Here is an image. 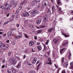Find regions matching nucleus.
I'll use <instances>...</instances> for the list:
<instances>
[{
    "instance_id": "obj_49",
    "label": "nucleus",
    "mask_w": 73,
    "mask_h": 73,
    "mask_svg": "<svg viewBox=\"0 0 73 73\" xmlns=\"http://www.w3.org/2000/svg\"><path fill=\"white\" fill-rule=\"evenodd\" d=\"M70 56H71V53H70V52L69 55L68 56L69 58H70Z\"/></svg>"
},
{
    "instance_id": "obj_48",
    "label": "nucleus",
    "mask_w": 73,
    "mask_h": 73,
    "mask_svg": "<svg viewBox=\"0 0 73 73\" xmlns=\"http://www.w3.org/2000/svg\"><path fill=\"white\" fill-rule=\"evenodd\" d=\"M17 36L18 38H21V37H22V36L21 35H18Z\"/></svg>"
},
{
    "instance_id": "obj_40",
    "label": "nucleus",
    "mask_w": 73,
    "mask_h": 73,
    "mask_svg": "<svg viewBox=\"0 0 73 73\" xmlns=\"http://www.w3.org/2000/svg\"><path fill=\"white\" fill-rule=\"evenodd\" d=\"M9 5L7 3H6V4H5V7H9Z\"/></svg>"
},
{
    "instance_id": "obj_56",
    "label": "nucleus",
    "mask_w": 73,
    "mask_h": 73,
    "mask_svg": "<svg viewBox=\"0 0 73 73\" xmlns=\"http://www.w3.org/2000/svg\"><path fill=\"white\" fill-rule=\"evenodd\" d=\"M18 38V37H17V36H15L14 37L15 39H17V38Z\"/></svg>"
},
{
    "instance_id": "obj_4",
    "label": "nucleus",
    "mask_w": 73,
    "mask_h": 73,
    "mask_svg": "<svg viewBox=\"0 0 73 73\" xmlns=\"http://www.w3.org/2000/svg\"><path fill=\"white\" fill-rule=\"evenodd\" d=\"M11 6H12V5H11V4H9V7L8 6L7 8H5V10L6 11H9L10 8L11 7Z\"/></svg>"
},
{
    "instance_id": "obj_60",
    "label": "nucleus",
    "mask_w": 73,
    "mask_h": 73,
    "mask_svg": "<svg viewBox=\"0 0 73 73\" xmlns=\"http://www.w3.org/2000/svg\"><path fill=\"white\" fill-rule=\"evenodd\" d=\"M16 34L15 33H14L13 34V35H12V36H16Z\"/></svg>"
},
{
    "instance_id": "obj_27",
    "label": "nucleus",
    "mask_w": 73,
    "mask_h": 73,
    "mask_svg": "<svg viewBox=\"0 0 73 73\" xmlns=\"http://www.w3.org/2000/svg\"><path fill=\"white\" fill-rule=\"evenodd\" d=\"M63 65L64 66H65L66 68H67L68 64L67 63H65L63 64Z\"/></svg>"
},
{
    "instance_id": "obj_55",
    "label": "nucleus",
    "mask_w": 73,
    "mask_h": 73,
    "mask_svg": "<svg viewBox=\"0 0 73 73\" xmlns=\"http://www.w3.org/2000/svg\"><path fill=\"white\" fill-rule=\"evenodd\" d=\"M62 73H66L65 71L64 70H63L62 72Z\"/></svg>"
},
{
    "instance_id": "obj_53",
    "label": "nucleus",
    "mask_w": 73,
    "mask_h": 73,
    "mask_svg": "<svg viewBox=\"0 0 73 73\" xmlns=\"http://www.w3.org/2000/svg\"><path fill=\"white\" fill-rule=\"evenodd\" d=\"M44 50H45V49H46V46H45V45L44 44Z\"/></svg>"
},
{
    "instance_id": "obj_15",
    "label": "nucleus",
    "mask_w": 73,
    "mask_h": 73,
    "mask_svg": "<svg viewBox=\"0 0 73 73\" xmlns=\"http://www.w3.org/2000/svg\"><path fill=\"white\" fill-rule=\"evenodd\" d=\"M34 42L33 41H31L29 42V45L30 46H32L33 45Z\"/></svg>"
},
{
    "instance_id": "obj_23",
    "label": "nucleus",
    "mask_w": 73,
    "mask_h": 73,
    "mask_svg": "<svg viewBox=\"0 0 73 73\" xmlns=\"http://www.w3.org/2000/svg\"><path fill=\"white\" fill-rule=\"evenodd\" d=\"M53 29H54V28H52L49 29L48 30L49 32H51V31H53Z\"/></svg>"
},
{
    "instance_id": "obj_24",
    "label": "nucleus",
    "mask_w": 73,
    "mask_h": 73,
    "mask_svg": "<svg viewBox=\"0 0 73 73\" xmlns=\"http://www.w3.org/2000/svg\"><path fill=\"white\" fill-rule=\"evenodd\" d=\"M64 49H65V48H64L62 49L60 51V53L61 54H62L63 53V52H62V51H63V50H64Z\"/></svg>"
},
{
    "instance_id": "obj_41",
    "label": "nucleus",
    "mask_w": 73,
    "mask_h": 73,
    "mask_svg": "<svg viewBox=\"0 0 73 73\" xmlns=\"http://www.w3.org/2000/svg\"><path fill=\"white\" fill-rule=\"evenodd\" d=\"M11 31H15L16 30V29L15 28H12L11 29Z\"/></svg>"
},
{
    "instance_id": "obj_39",
    "label": "nucleus",
    "mask_w": 73,
    "mask_h": 73,
    "mask_svg": "<svg viewBox=\"0 0 73 73\" xmlns=\"http://www.w3.org/2000/svg\"><path fill=\"white\" fill-rule=\"evenodd\" d=\"M35 3H37V2H39L40 1V0H35L34 1Z\"/></svg>"
},
{
    "instance_id": "obj_33",
    "label": "nucleus",
    "mask_w": 73,
    "mask_h": 73,
    "mask_svg": "<svg viewBox=\"0 0 73 73\" xmlns=\"http://www.w3.org/2000/svg\"><path fill=\"white\" fill-rule=\"evenodd\" d=\"M40 65H41V63H40L38 64V67H37V70H38V69H39V67H40Z\"/></svg>"
},
{
    "instance_id": "obj_51",
    "label": "nucleus",
    "mask_w": 73,
    "mask_h": 73,
    "mask_svg": "<svg viewBox=\"0 0 73 73\" xmlns=\"http://www.w3.org/2000/svg\"><path fill=\"white\" fill-rule=\"evenodd\" d=\"M5 62V60L4 59L2 61V62L3 63H4Z\"/></svg>"
},
{
    "instance_id": "obj_19",
    "label": "nucleus",
    "mask_w": 73,
    "mask_h": 73,
    "mask_svg": "<svg viewBox=\"0 0 73 73\" xmlns=\"http://www.w3.org/2000/svg\"><path fill=\"white\" fill-rule=\"evenodd\" d=\"M37 59L36 58H35L34 59L33 61V64H35L36 61H37Z\"/></svg>"
},
{
    "instance_id": "obj_58",
    "label": "nucleus",
    "mask_w": 73,
    "mask_h": 73,
    "mask_svg": "<svg viewBox=\"0 0 73 73\" xmlns=\"http://www.w3.org/2000/svg\"><path fill=\"white\" fill-rule=\"evenodd\" d=\"M36 27L37 28V29H40V27H37V26H36Z\"/></svg>"
},
{
    "instance_id": "obj_16",
    "label": "nucleus",
    "mask_w": 73,
    "mask_h": 73,
    "mask_svg": "<svg viewBox=\"0 0 73 73\" xmlns=\"http://www.w3.org/2000/svg\"><path fill=\"white\" fill-rule=\"evenodd\" d=\"M29 26L31 28H34V25L33 24H30L29 25Z\"/></svg>"
},
{
    "instance_id": "obj_13",
    "label": "nucleus",
    "mask_w": 73,
    "mask_h": 73,
    "mask_svg": "<svg viewBox=\"0 0 73 73\" xmlns=\"http://www.w3.org/2000/svg\"><path fill=\"white\" fill-rule=\"evenodd\" d=\"M60 0H57V3L59 5H61L62 4L60 2Z\"/></svg>"
},
{
    "instance_id": "obj_21",
    "label": "nucleus",
    "mask_w": 73,
    "mask_h": 73,
    "mask_svg": "<svg viewBox=\"0 0 73 73\" xmlns=\"http://www.w3.org/2000/svg\"><path fill=\"white\" fill-rule=\"evenodd\" d=\"M37 48L38 50H41L42 47L41 46H37Z\"/></svg>"
},
{
    "instance_id": "obj_20",
    "label": "nucleus",
    "mask_w": 73,
    "mask_h": 73,
    "mask_svg": "<svg viewBox=\"0 0 73 73\" xmlns=\"http://www.w3.org/2000/svg\"><path fill=\"white\" fill-rule=\"evenodd\" d=\"M70 68L71 69H73V62H72L70 63Z\"/></svg>"
},
{
    "instance_id": "obj_10",
    "label": "nucleus",
    "mask_w": 73,
    "mask_h": 73,
    "mask_svg": "<svg viewBox=\"0 0 73 73\" xmlns=\"http://www.w3.org/2000/svg\"><path fill=\"white\" fill-rule=\"evenodd\" d=\"M11 70L13 73H16V69H14V68L13 67H11Z\"/></svg>"
},
{
    "instance_id": "obj_3",
    "label": "nucleus",
    "mask_w": 73,
    "mask_h": 73,
    "mask_svg": "<svg viewBox=\"0 0 73 73\" xmlns=\"http://www.w3.org/2000/svg\"><path fill=\"white\" fill-rule=\"evenodd\" d=\"M46 63L47 64H49V65H51L52 64L51 62V59L50 58H48V60L46 62Z\"/></svg>"
},
{
    "instance_id": "obj_30",
    "label": "nucleus",
    "mask_w": 73,
    "mask_h": 73,
    "mask_svg": "<svg viewBox=\"0 0 73 73\" xmlns=\"http://www.w3.org/2000/svg\"><path fill=\"white\" fill-rule=\"evenodd\" d=\"M24 35L26 38H28V37H29V36H28V35H27V34H24Z\"/></svg>"
},
{
    "instance_id": "obj_32",
    "label": "nucleus",
    "mask_w": 73,
    "mask_h": 73,
    "mask_svg": "<svg viewBox=\"0 0 73 73\" xmlns=\"http://www.w3.org/2000/svg\"><path fill=\"white\" fill-rule=\"evenodd\" d=\"M40 28H45V25H43L41 26H40Z\"/></svg>"
},
{
    "instance_id": "obj_43",
    "label": "nucleus",
    "mask_w": 73,
    "mask_h": 73,
    "mask_svg": "<svg viewBox=\"0 0 73 73\" xmlns=\"http://www.w3.org/2000/svg\"><path fill=\"white\" fill-rule=\"evenodd\" d=\"M20 64H19L17 66V68H20Z\"/></svg>"
},
{
    "instance_id": "obj_22",
    "label": "nucleus",
    "mask_w": 73,
    "mask_h": 73,
    "mask_svg": "<svg viewBox=\"0 0 73 73\" xmlns=\"http://www.w3.org/2000/svg\"><path fill=\"white\" fill-rule=\"evenodd\" d=\"M2 46V49H3V50H5V48H6V47L5 46L4 44H3Z\"/></svg>"
},
{
    "instance_id": "obj_47",
    "label": "nucleus",
    "mask_w": 73,
    "mask_h": 73,
    "mask_svg": "<svg viewBox=\"0 0 73 73\" xmlns=\"http://www.w3.org/2000/svg\"><path fill=\"white\" fill-rule=\"evenodd\" d=\"M28 51V49H27L25 50V53H27Z\"/></svg>"
},
{
    "instance_id": "obj_11",
    "label": "nucleus",
    "mask_w": 73,
    "mask_h": 73,
    "mask_svg": "<svg viewBox=\"0 0 73 73\" xmlns=\"http://www.w3.org/2000/svg\"><path fill=\"white\" fill-rule=\"evenodd\" d=\"M58 40H59V39H58L57 38H54V42L55 44H57V42Z\"/></svg>"
},
{
    "instance_id": "obj_42",
    "label": "nucleus",
    "mask_w": 73,
    "mask_h": 73,
    "mask_svg": "<svg viewBox=\"0 0 73 73\" xmlns=\"http://www.w3.org/2000/svg\"><path fill=\"white\" fill-rule=\"evenodd\" d=\"M11 53H12V52L11 51L9 52V54H8L9 56H11Z\"/></svg>"
},
{
    "instance_id": "obj_62",
    "label": "nucleus",
    "mask_w": 73,
    "mask_h": 73,
    "mask_svg": "<svg viewBox=\"0 0 73 73\" xmlns=\"http://www.w3.org/2000/svg\"><path fill=\"white\" fill-rule=\"evenodd\" d=\"M13 45H15V42H13L12 43Z\"/></svg>"
},
{
    "instance_id": "obj_46",
    "label": "nucleus",
    "mask_w": 73,
    "mask_h": 73,
    "mask_svg": "<svg viewBox=\"0 0 73 73\" xmlns=\"http://www.w3.org/2000/svg\"><path fill=\"white\" fill-rule=\"evenodd\" d=\"M49 40H48L46 42V45H47V44H48V42H49Z\"/></svg>"
},
{
    "instance_id": "obj_61",
    "label": "nucleus",
    "mask_w": 73,
    "mask_h": 73,
    "mask_svg": "<svg viewBox=\"0 0 73 73\" xmlns=\"http://www.w3.org/2000/svg\"><path fill=\"white\" fill-rule=\"evenodd\" d=\"M3 33L2 32H0V35H3Z\"/></svg>"
},
{
    "instance_id": "obj_37",
    "label": "nucleus",
    "mask_w": 73,
    "mask_h": 73,
    "mask_svg": "<svg viewBox=\"0 0 73 73\" xmlns=\"http://www.w3.org/2000/svg\"><path fill=\"white\" fill-rule=\"evenodd\" d=\"M68 44V43L67 42H66L65 43H64L63 45V46H65V45H66Z\"/></svg>"
},
{
    "instance_id": "obj_63",
    "label": "nucleus",
    "mask_w": 73,
    "mask_h": 73,
    "mask_svg": "<svg viewBox=\"0 0 73 73\" xmlns=\"http://www.w3.org/2000/svg\"><path fill=\"white\" fill-rule=\"evenodd\" d=\"M29 73H33V72L32 71H29Z\"/></svg>"
},
{
    "instance_id": "obj_44",
    "label": "nucleus",
    "mask_w": 73,
    "mask_h": 73,
    "mask_svg": "<svg viewBox=\"0 0 73 73\" xmlns=\"http://www.w3.org/2000/svg\"><path fill=\"white\" fill-rule=\"evenodd\" d=\"M7 73H11V71L10 70H7Z\"/></svg>"
},
{
    "instance_id": "obj_36",
    "label": "nucleus",
    "mask_w": 73,
    "mask_h": 73,
    "mask_svg": "<svg viewBox=\"0 0 73 73\" xmlns=\"http://www.w3.org/2000/svg\"><path fill=\"white\" fill-rule=\"evenodd\" d=\"M9 23V21H7L3 24V25H6V24H8V23Z\"/></svg>"
},
{
    "instance_id": "obj_35",
    "label": "nucleus",
    "mask_w": 73,
    "mask_h": 73,
    "mask_svg": "<svg viewBox=\"0 0 73 73\" xmlns=\"http://www.w3.org/2000/svg\"><path fill=\"white\" fill-rule=\"evenodd\" d=\"M23 4H26V3H27V1L26 0H24L23 1Z\"/></svg>"
},
{
    "instance_id": "obj_9",
    "label": "nucleus",
    "mask_w": 73,
    "mask_h": 73,
    "mask_svg": "<svg viewBox=\"0 0 73 73\" xmlns=\"http://www.w3.org/2000/svg\"><path fill=\"white\" fill-rule=\"evenodd\" d=\"M48 21V19H47V18L46 17H44V19L43 21V23L44 24H45L46 23V22Z\"/></svg>"
},
{
    "instance_id": "obj_38",
    "label": "nucleus",
    "mask_w": 73,
    "mask_h": 73,
    "mask_svg": "<svg viewBox=\"0 0 73 73\" xmlns=\"http://www.w3.org/2000/svg\"><path fill=\"white\" fill-rule=\"evenodd\" d=\"M64 57L62 58L61 60H62V62H64Z\"/></svg>"
},
{
    "instance_id": "obj_31",
    "label": "nucleus",
    "mask_w": 73,
    "mask_h": 73,
    "mask_svg": "<svg viewBox=\"0 0 73 73\" xmlns=\"http://www.w3.org/2000/svg\"><path fill=\"white\" fill-rule=\"evenodd\" d=\"M4 44H3V43L1 42H0V48H1L2 47V46Z\"/></svg>"
},
{
    "instance_id": "obj_17",
    "label": "nucleus",
    "mask_w": 73,
    "mask_h": 73,
    "mask_svg": "<svg viewBox=\"0 0 73 73\" xmlns=\"http://www.w3.org/2000/svg\"><path fill=\"white\" fill-rule=\"evenodd\" d=\"M7 34L8 35V36L9 37V36H10L11 35H12V32L11 31H10L9 32H8L7 33Z\"/></svg>"
},
{
    "instance_id": "obj_18",
    "label": "nucleus",
    "mask_w": 73,
    "mask_h": 73,
    "mask_svg": "<svg viewBox=\"0 0 73 73\" xmlns=\"http://www.w3.org/2000/svg\"><path fill=\"white\" fill-rule=\"evenodd\" d=\"M42 32V30H38L36 31V34H38V33H40Z\"/></svg>"
},
{
    "instance_id": "obj_5",
    "label": "nucleus",
    "mask_w": 73,
    "mask_h": 73,
    "mask_svg": "<svg viewBox=\"0 0 73 73\" xmlns=\"http://www.w3.org/2000/svg\"><path fill=\"white\" fill-rule=\"evenodd\" d=\"M46 9H47V14L48 15H49L50 14V9L48 8V7H47L46 8Z\"/></svg>"
},
{
    "instance_id": "obj_52",
    "label": "nucleus",
    "mask_w": 73,
    "mask_h": 73,
    "mask_svg": "<svg viewBox=\"0 0 73 73\" xmlns=\"http://www.w3.org/2000/svg\"><path fill=\"white\" fill-rule=\"evenodd\" d=\"M21 8H22V7H21V6H20L19 8V9L21 10Z\"/></svg>"
},
{
    "instance_id": "obj_12",
    "label": "nucleus",
    "mask_w": 73,
    "mask_h": 73,
    "mask_svg": "<svg viewBox=\"0 0 73 73\" xmlns=\"http://www.w3.org/2000/svg\"><path fill=\"white\" fill-rule=\"evenodd\" d=\"M58 11L59 12H60V14H62V10H61V8L59 7L58 9Z\"/></svg>"
},
{
    "instance_id": "obj_7",
    "label": "nucleus",
    "mask_w": 73,
    "mask_h": 73,
    "mask_svg": "<svg viewBox=\"0 0 73 73\" xmlns=\"http://www.w3.org/2000/svg\"><path fill=\"white\" fill-rule=\"evenodd\" d=\"M27 67L31 68V67H32L33 65L32 64H30L29 62H28L27 64Z\"/></svg>"
},
{
    "instance_id": "obj_1",
    "label": "nucleus",
    "mask_w": 73,
    "mask_h": 73,
    "mask_svg": "<svg viewBox=\"0 0 73 73\" xmlns=\"http://www.w3.org/2000/svg\"><path fill=\"white\" fill-rule=\"evenodd\" d=\"M48 5V1H44L42 3V9H43L44 8V7L45 5Z\"/></svg>"
},
{
    "instance_id": "obj_59",
    "label": "nucleus",
    "mask_w": 73,
    "mask_h": 73,
    "mask_svg": "<svg viewBox=\"0 0 73 73\" xmlns=\"http://www.w3.org/2000/svg\"><path fill=\"white\" fill-rule=\"evenodd\" d=\"M57 68H58V67L57 66V65H56V64H55L54 65Z\"/></svg>"
},
{
    "instance_id": "obj_6",
    "label": "nucleus",
    "mask_w": 73,
    "mask_h": 73,
    "mask_svg": "<svg viewBox=\"0 0 73 73\" xmlns=\"http://www.w3.org/2000/svg\"><path fill=\"white\" fill-rule=\"evenodd\" d=\"M37 12H38V11H37V10H34L33 11V12H32L31 13V14L33 15L34 16H35V15H33L35 14H36V13H37Z\"/></svg>"
},
{
    "instance_id": "obj_50",
    "label": "nucleus",
    "mask_w": 73,
    "mask_h": 73,
    "mask_svg": "<svg viewBox=\"0 0 73 73\" xmlns=\"http://www.w3.org/2000/svg\"><path fill=\"white\" fill-rule=\"evenodd\" d=\"M39 62H40V60H38L37 61V62L36 64V65H37V64H38Z\"/></svg>"
},
{
    "instance_id": "obj_64",
    "label": "nucleus",
    "mask_w": 73,
    "mask_h": 73,
    "mask_svg": "<svg viewBox=\"0 0 73 73\" xmlns=\"http://www.w3.org/2000/svg\"><path fill=\"white\" fill-rule=\"evenodd\" d=\"M0 53L1 54H2V53H3V51H0Z\"/></svg>"
},
{
    "instance_id": "obj_28",
    "label": "nucleus",
    "mask_w": 73,
    "mask_h": 73,
    "mask_svg": "<svg viewBox=\"0 0 73 73\" xmlns=\"http://www.w3.org/2000/svg\"><path fill=\"white\" fill-rule=\"evenodd\" d=\"M26 14V17L29 16V14L28 12H26L25 13Z\"/></svg>"
},
{
    "instance_id": "obj_2",
    "label": "nucleus",
    "mask_w": 73,
    "mask_h": 73,
    "mask_svg": "<svg viewBox=\"0 0 73 73\" xmlns=\"http://www.w3.org/2000/svg\"><path fill=\"white\" fill-rule=\"evenodd\" d=\"M11 63L12 65L16 64V60L14 58L12 59L11 60Z\"/></svg>"
},
{
    "instance_id": "obj_54",
    "label": "nucleus",
    "mask_w": 73,
    "mask_h": 73,
    "mask_svg": "<svg viewBox=\"0 0 73 73\" xmlns=\"http://www.w3.org/2000/svg\"><path fill=\"white\" fill-rule=\"evenodd\" d=\"M6 42V43H9V40H7Z\"/></svg>"
},
{
    "instance_id": "obj_25",
    "label": "nucleus",
    "mask_w": 73,
    "mask_h": 73,
    "mask_svg": "<svg viewBox=\"0 0 73 73\" xmlns=\"http://www.w3.org/2000/svg\"><path fill=\"white\" fill-rule=\"evenodd\" d=\"M62 35H63L64 36H65V37H69V36H68V35H67L65 34H64L63 33H62Z\"/></svg>"
},
{
    "instance_id": "obj_8",
    "label": "nucleus",
    "mask_w": 73,
    "mask_h": 73,
    "mask_svg": "<svg viewBox=\"0 0 73 73\" xmlns=\"http://www.w3.org/2000/svg\"><path fill=\"white\" fill-rule=\"evenodd\" d=\"M41 19H39L37 20L36 21V23L38 25L40 24V23H41Z\"/></svg>"
},
{
    "instance_id": "obj_29",
    "label": "nucleus",
    "mask_w": 73,
    "mask_h": 73,
    "mask_svg": "<svg viewBox=\"0 0 73 73\" xmlns=\"http://www.w3.org/2000/svg\"><path fill=\"white\" fill-rule=\"evenodd\" d=\"M55 6H53L52 7V11H54L55 9Z\"/></svg>"
},
{
    "instance_id": "obj_26",
    "label": "nucleus",
    "mask_w": 73,
    "mask_h": 73,
    "mask_svg": "<svg viewBox=\"0 0 73 73\" xmlns=\"http://www.w3.org/2000/svg\"><path fill=\"white\" fill-rule=\"evenodd\" d=\"M18 3V2H17L16 3H15V4L13 5V8H15L16 7V5H17V3Z\"/></svg>"
},
{
    "instance_id": "obj_14",
    "label": "nucleus",
    "mask_w": 73,
    "mask_h": 73,
    "mask_svg": "<svg viewBox=\"0 0 73 73\" xmlns=\"http://www.w3.org/2000/svg\"><path fill=\"white\" fill-rule=\"evenodd\" d=\"M21 16H22V17H26V15L25 13H22Z\"/></svg>"
},
{
    "instance_id": "obj_34",
    "label": "nucleus",
    "mask_w": 73,
    "mask_h": 73,
    "mask_svg": "<svg viewBox=\"0 0 73 73\" xmlns=\"http://www.w3.org/2000/svg\"><path fill=\"white\" fill-rule=\"evenodd\" d=\"M0 8L2 9H4V7L3 6H0Z\"/></svg>"
},
{
    "instance_id": "obj_45",
    "label": "nucleus",
    "mask_w": 73,
    "mask_h": 73,
    "mask_svg": "<svg viewBox=\"0 0 73 73\" xmlns=\"http://www.w3.org/2000/svg\"><path fill=\"white\" fill-rule=\"evenodd\" d=\"M11 3L13 4H14L15 3V1H12L11 2Z\"/></svg>"
},
{
    "instance_id": "obj_57",
    "label": "nucleus",
    "mask_w": 73,
    "mask_h": 73,
    "mask_svg": "<svg viewBox=\"0 0 73 73\" xmlns=\"http://www.w3.org/2000/svg\"><path fill=\"white\" fill-rule=\"evenodd\" d=\"M5 67V65H3L2 66V68H4Z\"/></svg>"
}]
</instances>
